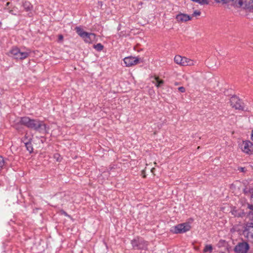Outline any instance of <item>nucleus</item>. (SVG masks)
Segmentation results:
<instances>
[{
	"label": "nucleus",
	"mask_w": 253,
	"mask_h": 253,
	"mask_svg": "<svg viewBox=\"0 0 253 253\" xmlns=\"http://www.w3.org/2000/svg\"><path fill=\"white\" fill-rule=\"evenodd\" d=\"M20 122L27 127L34 129L42 134L48 133L49 130L48 127L43 122L38 120L31 119L25 117L21 118Z\"/></svg>",
	"instance_id": "obj_1"
},
{
	"label": "nucleus",
	"mask_w": 253,
	"mask_h": 253,
	"mask_svg": "<svg viewBox=\"0 0 253 253\" xmlns=\"http://www.w3.org/2000/svg\"><path fill=\"white\" fill-rule=\"evenodd\" d=\"M239 235H243L245 237H253V225L252 223L246 226H239L235 228Z\"/></svg>",
	"instance_id": "obj_2"
},
{
	"label": "nucleus",
	"mask_w": 253,
	"mask_h": 253,
	"mask_svg": "<svg viewBox=\"0 0 253 253\" xmlns=\"http://www.w3.org/2000/svg\"><path fill=\"white\" fill-rule=\"evenodd\" d=\"M9 55L16 59L23 60L28 57L30 52L23 51L17 47H13L9 51Z\"/></svg>",
	"instance_id": "obj_3"
},
{
	"label": "nucleus",
	"mask_w": 253,
	"mask_h": 253,
	"mask_svg": "<svg viewBox=\"0 0 253 253\" xmlns=\"http://www.w3.org/2000/svg\"><path fill=\"white\" fill-rule=\"evenodd\" d=\"M239 147L245 154L251 155L253 153V143L249 140L242 141L239 143Z\"/></svg>",
	"instance_id": "obj_4"
},
{
	"label": "nucleus",
	"mask_w": 253,
	"mask_h": 253,
	"mask_svg": "<svg viewBox=\"0 0 253 253\" xmlns=\"http://www.w3.org/2000/svg\"><path fill=\"white\" fill-rule=\"evenodd\" d=\"M191 228V226L189 223L185 222L179 224L171 228V231L174 233H184L188 231Z\"/></svg>",
	"instance_id": "obj_5"
},
{
	"label": "nucleus",
	"mask_w": 253,
	"mask_h": 253,
	"mask_svg": "<svg viewBox=\"0 0 253 253\" xmlns=\"http://www.w3.org/2000/svg\"><path fill=\"white\" fill-rule=\"evenodd\" d=\"M230 106L236 110H244L245 106L242 101L236 96H233L230 99Z\"/></svg>",
	"instance_id": "obj_6"
},
{
	"label": "nucleus",
	"mask_w": 253,
	"mask_h": 253,
	"mask_svg": "<svg viewBox=\"0 0 253 253\" xmlns=\"http://www.w3.org/2000/svg\"><path fill=\"white\" fill-rule=\"evenodd\" d=\"M234 4L244 8H253V0H232Z\"/></svg>",
	"instance_id": "obj_7"
},
{
	"label": "nucleus",
	"mask_w": 253,
	"mask_h": 253,
	"mask_svg": "<svg viewBox=\"0 0 253 253\" xmlns=\"http://www.w3.org/2000/svg\"><path fill=\"white\" fill-rule=\"evenodd\" d=\"M124 62L126 67H131L137 65L139 62V59L136 57L128 56L124 59Z\"/></svg>",
	"instance_id": "obj_8"
},
{
	"label": "nucleus",
	"mask_w": 253,
	"mask_h": 253,
	"mask_svg": "<svg viewBox=\"0 0 253 253\" xmlns=\"http://www.w3.org/2000/svg\"><path fill=\"white\" fill-rule=\"evenodd\" d=\"M249 249V244L246 242H242L236 246L234 250L236 253H247Z\"/></svg>",
	"instance_id": "obj_9"
},
{
	"label": "nucleus",
	"mask_w": 253,
	"mask_h": 253,
	"mask_svg": "<svg viewBox=\"0 0 253 253\" xmlns=\"http://www.w3.org/2000/svg\"><path fill=\"white\" fill-rule=\"evenodd\" d=\"M131 244L134 249L143 248L145 243L142 238H135L131 241Z\"/></svg>",
	"instance_id": "obj_10"
},
{
	"label": "nucleus",
	"mask_w": 253,
	"mask_h": 253,
	"mask_svg": "<svg viewBox=\"0 0 253 253\" xmlns=\"http://www.w3.org/2000/svg\"><path fill=\"white\" fill-rule=\"evenodd\" d=\"M84 41L87 43H91L97 40L96 39V35L93 33H86L83 38Z\"/></svg>",
	"instance_id": "obj_11"
},
{
	"label": "nucleus",
	"mask_w": 253,
	"mask_h": 253,
	"mask_svg": "<svg viewBox=\"0 0 253 253\" xmlns=\"http://www.w3.org/2000/svg\"><path fill=\"white\" fill-rule=\"evenodd\" d=\"M191 18L192 17H191L190 16L183 13L179 14L176 17L177 21L179 22H186L187 21L191 20Z\"/></svg>",
	"instance_id": "obj_12"
},
{
	"label": "nucleus",
	"mask_w": 253,
	"mask_h": 253,
	"mask_svg": "<svg viewBox=\"0 0 253 253\" xmlns=\"http://www.w3.org/2000/svg\"><path fill=\"white\" fill-rule=\"evenodd\" d=\"M185 57H182L180 55H176L174 57V60L175 63L180 66H184Z\"/></svg>",
	"instance_id": "obj_13"
},
{
	"label": "nucleus",
	"mask_w": 253,
	"mask_h": 253,
	"mask_svg": "<svg viewBox=\"0 0 253 253\" xmlns=\"http://www.w3.org/2000/svg\"><path fill=\"white\" fill-rule=\"evenodd\" d=\"M196 63H197V62L196 61L187 58V57H185V62L184 63V66H194L196 64Z\"/></svg>",
	"instance_id": "obj_14"
},
{
	"label": "nucleus",
	"mask_w": 253,
	"mask_h": 253,
	"mask_svg": "<svg viewBox=\"0 0 253 253\" xmlns=\"http://www.w3.org/2000/svg\"><path fill=\"white\" fill-rule=\"evenodd\" d=\"M22 5L26 11H31L33 8L32 4L28 1L23 2Z\"/></svg>",
	"instance_id": "obj_15"
},
{
	"label": "nucleus",
	"mask_w": 253,
	"mask_h": 253,
	"mask_svg": "<svg viewBox=\"0 0 253 253\" xmlns=\"http://www.w3.org/2000/svg\"><path fill=\"white\" fill-rule=\"evenodd\" d=\"M5 9L8 10V12L14 15H20V13L17 11L18 8L16 6H14L11 9L7 8L6 7L4 8Z\"/></svg>",
	"instance_id": "obj_16"
},
{
	"label": "nucleus",
	"mask_w": 253,
	"mask_h": 253,
	"mask_svg": "<svg viewBox=\"0 0 253 253\" xmlns=\"http://www.w3.org/2000/svg\"><path fill=\"white\" fill-rule=\"evenodd\" d=\"M151 78H153L154 80H156V84H155V85L159 87L162 85H163L164 83V81L162 80H160L159 78V77L156 76H152Z\"/></svg>",
	"instance_id": "obj_17"
},
{
	"label": "nucleus",
	"mask_w": 253,
	"mask_h": 253,
	"mask_svg": "<svg viewBox=\"0 0 253 253\" xmlns=\"http://www.w3.org/2000/svg\"><path fill=\"white\" fill-rule=\"evenodd\" d=\"M75 30L77 34L82 38H83L85 33H87L84 31L83 29L79 27H76Z\"/></svg>",
	"instance_id": "obj_18"
},
{
	"label": "nucleus",
	"mask_w": 253,
	"mask_h": 253,
	"mask_svg": "<svg viewBox=\"0 0 253 253\" xmlns=\"http://www.w3.org/2000/svg\"><path fill=\"white\" fill-rule=\"evenodd\" d=\"M32 140V137L28 135L27 133H26L25 136L22 139V141L25 143L26 142H31Z\"/></svg>",
	"instance_id": "obj_19"
},
{
	"label": "nucleus",
	"mask_w": 253,
	"mask_h": 253,
	"mask_svg": "<svg viewBox=\"0 0 253 253\" xmlns=\"http://www.w3.org/2000/svg\"><path fill=\"white\" fill-rule=\"evenodd\" d=\"M212 251V246L211 245H207L203 250L204 253L210 252L211 253Z\"/></svg>",
	"instance_id": "obj_20"
},
{
	"label": "nucleus",
	"mask_w": 253,
	"mask_h": 253,
	"mask_svg": "<svg viewBox=\"0 0 253 253\" xmlns=\"http://www.w3.org/2000/svg\"><path fill=\"white\" fill-rule=\"evenodd\" d=\"M25 145V146L27 148V150L30 152L31 153L33 151V147L31 145V142H26L24 143Z\"/></svg>",
	"instance_id": "obj_21"
},
{
	"label": "nucleus",
	"mask_w": 253,
	"mask_h": 253,
	"mask_svg": "<svg viewBox=\"0 0 253 253\" xmlns=\"http://www.w3.org/2000/svg\"><path fill=\"white\" fill-rule=\"evenodd\" d=\"M93 47L95 49H96L98 51L102 50L104 47L103 45L100 43H97L96 45H94Z\"/></svg>",
	"instance_id": "obj_22"
},
{
	"label": "nucleus",
	"mask_w": 253,
	"mask_h": 253,
	"mask_svg": "<svg viewBox=\"0 0 253 253\" xmlns=\"http://www.w3.org/2000/svg\"><path fill=\"white\" fill-rule=\"evenodd\" d=\"M192 1L198 2L201 4H208V0H191Z\"/></svg>",
	"instance_id": "obj_23"
},
{
	"label": "nucleus",
	"mask_w": 253,
	"mask_h": 253,
	"mask_svg": "<svg viewBox=\"0 0 253 253\" xmlns=\"http://www.w3.org/2000/svg\"><path fill=\"white\" fill-rule=\"evenodd\" d=\"M5 164L4 159L0 156V170L2 169Z\"/></svg>",
	"instance_id": "obj_24"
},
{
	"label": "nucleus",
	"mask_w": 253,
	"mask_h": 253,
	"mask_svg": "<svg viewBox=\"0 0 253 253\" xmlns=\"http://www.w3.org/2000/svg\"><path fill=\"white\" fill-rule=\"evenodd\" d=\"M54 158L57 161V162H60L62 158H61L60 157V155L58 154V153H56V154H55L54 155Z\"/></svg>",
	"instance_id": "obj_25"
},
{
	"label": "nucleus",
	"mask_w": 253,
	"mask_h": 253,
	"mask_svg": "<svg viewBox=\"0 0 253 253\" xmlns=\"http://www.w3.org/2000/svg\"><path fill=\"white\" fill-rule=\"evenodd\" d=\"M215 0L218 2H222L223 3H227L230 1H232V0Z\"/></svg>",
	"instance_id": "obj_26"
},
{
	"label": "nucleus",
	"mask_w": 253,
	"mask_h": 253,
	"mask_svg": "<svg viewBox=\"0 0 253 253\" xmlns=\"http://www.w3.org/2000/svg\"><path fill=\"white\" fill-rule=\"evenodd\" d=\"M201 14V12L199 11L196 10L194 12L193 14V16H199Z\"/></svg>",
	"instance_id": "obj_27"
},
{
	"label": "nucleus",
	"mask_w": 253,
	"mask_h": 253,
	"mask_svg": "<svg viewBox=\"0 0 253 253\" xmlns=\"http://www.w3.org/2000/svg\"><path fill=\"white\" fill-rule=\"evenodd\" d=\"M178 90L181 92H184L185 91V88L183 86L179 87Z\"/></svg>",
	"instance_id": "obj_28"
},
{
	"label": "nucleus",
	"mask_w": 253,
	"mask_h": 253,
	"mask_svg": "<svg viewBox=\"0 0 253 253\" xmlns=\"http://www.w3.org/2000/svg\"><path fill=\"white\" fill-rule=\"evenodd\" d=\"M141 173H142V177L143 178H145L146 177V175H145V169H143V170H142Z\"/></svg>",
	"instance_id": "obj_29"
},
{
	"label": "nucleus",
	"mask_w": 253,
	"mask_h": 253,
	"mask_svg": "<svg viewBox=\"0 0 253 253\" xmlns=\"http://www.w3.org/2000/svg\"><path fill=\"white\" fill-rule=\"evenodd\" d=\"M63 39V36L62 35H59L58 36V40L59 41H62Z\"/></svg>",
	"instance_id": "obj_30"
},
{
	"label": "nucleus",
	"mask_w": 253,
	"mask_h": 253,
	"mask_svg": "<svg viewBox=\"0 0 253 253\" xmlns=\"http://www.w3.org/2000/svg\"><path fill=\"white\" fill-rule=\"evenodd\" d=\"M239 170L240 171H241V172H245V168H242V167L239 168Z\"/></svg>",
	"instance_id": "obj_31"
},
{
	"label": "nucleus",
	"mask_w": 253,
	"mask_h": 253,
	"mask_svg": "<svg viewBox=\"0 0 253 253\" xmlns=\"http://www.w3.org/2000/svg\"><path fill=\"white\" fill-rule=\"evenodd\" d=\"M151 79H152V80H151L152 83L155 84L156 83V80H154L153 78H151Z\"/></svg>",
	"instance_id": "obj_32"
},
{
	"label": "nucleus",
	"mask_w": 253,
	"mask_h": 253,
	"mask_svg": "<svg viewBox=\"0 0 253 253\" xmlns=\"http://www.w3.org/2000/svg\"><path fill=\"white\" fill-rule=\"evenodd\" d=\"M251 139L253 141V130L252 131Z\"/></svg>",
	"instance_id": "obj_33"
},
{
	"label": "nucleus",
	"mask_w": 253,
	"mask_h": 253,
	"mask_svg": "<svg viewBox=\"0 0 253 253\" xmlns=\"http://www.w3.org/2000/svg\"><path fill=\"white\" fill-rule=\"evenodd\" d=\"M251 199L253 201V191L252 196H251Z\"/></svg>",
	"instance_id": "obj_34"
},
{
	"label": "nucleus",
	"mask_w": 253,
	"mask_h": 253,
	"mask_svg": "<svg viewBox=\"0 0 253 253\" xmlns=\"http://www.w3.org/2000/svg\"><path fill=\"white\" fill-rule=\"evenodd\" d=\"M154 170H155V168H153L151 169V172H153H153H154Z\"/></svg>",
	"instance_id": "obj_35"
},
{
	"label": "nucleus",
	"mask_w": 253,
	"mask_h": 253,
	"mask_svg": "<svg viewBox=\"0 0 253 253\" xmlns=\"http://www.w3.org/2000/svg\"><path fill=\"white\" fill-rule=\"evenodd\" d=\"M9 4H10L9 2H7L6 4V6H8L9 5Z\"/></svg>",
	"instance_id": "obj_36"
},
{
	"label": "nucleus",
	"mask_w": 253,
	"mask_h": 253,
	"mask_svg": "<svg viewBox=\"0 0 253 253\" xmlns=\"http://www.w3.org/2000/svg\"><path fill=\"white\" fill-rule=\"evenodd\" d=\"M154 165H155V166H157V163H156V162H154Z\"/></svg>",
	"instance_id": "obj_37"
},
{
	"label": "nucleus",
	"mask_w": 253,
	"mask_h": 253,
	"mask_svg": "<svg viewBox=\"0 0 253 253\" xmlns=\"http://www.w3.org/2000/svg\"><path fill=\"white\" fill-rule=\"evenodd\" d=\"M198 149H200V146H198L197 148Z\"/></svg>",
	"instance_id": "obj_38"
}]
</instances>
